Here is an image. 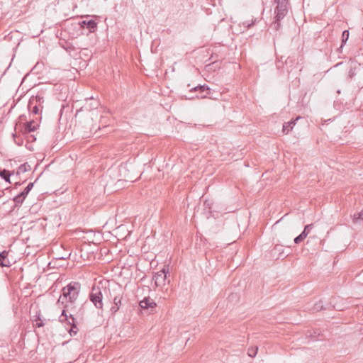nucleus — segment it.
<instances>
[{"label":"nucleus","instance_id":"1","mask_svg":"<svg viewBox=\"0 0 363 363\" xmlns=\"http://www.w3.org/2000/svg\"><path fill=\"white\" fill-rule=\"evenodd\" d=\"M81 290V284L79 282L72 281L62 290V294L57 300V304L62 306V313L59 317L60 323L68 320L67 312H74L75 302L78 298Z\"/></svg>","mask_w":363,"mask_h":363},{"label":"nucleus","instance_id":"2","mask_svg":"<svg viewBox=\"0 0 363 363\" xmlns=\"http://www.w3.org/2000/svg\"><path fill=\"white\" fill-rule=\"evenodd\" d=\"M89 298L96 308L103 309V295L99 287L93 286Z\"/></svg>","mask_w":363,"mask_h":363},{"label":"nucleus","instance_id":"3","mask_svg":"<svg viewBox=\"0 0 363 363\" xmlns=\"http://www.w3.org/2000/svg\"><path fill=\"white\" fill-rule=\"evenodd\" d=\"M276 2L277 4V6L275 9V16L277 17V21H281L286 16V15L288 13L287 5L289 2L285 1V0H281V1Z\"/></svg>","mask_w":363,"mask_h":363},{"label":"nucleus","instance_id":"4","mask_svg":"<svg viewBox=\"0 0 363 363\" xmlns=\"http://www.w3.org/2000/svg\"><path fill=\"white\" fill-rule=\"evenodd\" d=\"M190 91L199 92L196 98L204 99L211 94V89L207 85H198L191 89Z\"/></svg>","mask_w":363,"mask_h":363},{"label":"nucleus","instance_id":"5","mask_svg":"<svg viewBox=\"0 0 363 363\" xmlns=\"http://www.w3.org/2000/svg\"><path fill=\"white\" fill-rule=\"evenodd\" d=\"M167 273L168 270L167 271L165 269H162L155 274L153 276V280L155 281L156 286H160L164 284Z\"/></svg>","mask_w":363,"mask_h":363},{"label":"nucleus","instance_id":"6","mask_svg":"<svg viewBox=\"0 0 363 363\" xmlns=\"http://www.w3.org/2000/svg\"><path fill=\"white\" fill-rule=\"evenodd\" d=\"M74 312H70L68 315V320H65L64 323H67L71 326V328L69 330V333L70 335H75L78 332L77 328V322L76 318L74 317Z\"/></svg>","mask_w":363,"mask_h":363},{"label":"nucleus","instance_id":"7","mask_svg":"<svg viewBox=\"0 0 363 363\" xmlns=\"http://www.w3.org/2000/svg\"><path fill=\"white\" fill-rule=\"evenodd\" d=\"M139 306L143 309L154 308L157 306L156 303L150 297H145L139 302Z\"/></svg>","mask_w":363,"mask_h":363},{"label":"nucleus","instance_id":"8","mask_svg":"<svg viewBox=\"0 0 363 363\" xmlns=\"http://www.w3.org/2000/svg\"><path fill=\"white\" fill-rule=\"evenodd\" d=\"M81 28H86L90 33H94L97 27V23L94 20L83 21L79 23Z\"/></svg>","mask_w":363,"mask_h":363},{"label":"nucleus","instance_id":"9","mask_svg":"<svg viewBox=\"0 0 363 363\" xmlns=\"http://www.w3.org/2000/svg\"><path fill=\"white\" fill-rule=\"evenodd\" d=\"M8 252L4 250L0 252V266L1 267H10L11 263L8 258Z\"/></svg>","mask_w":363,"mask_h":363},{"label":"nucleus","instance_id":"10","mask_svg":"<svg viewBox=\"0 0 363 363\" xmlns=\"http://www.w3.org/2000/svg\"><path fill=\"white\" fill-rule=\"evenodd\" d=\"M122 297L121 296H116L113 298V306L111 308L112 314H115L120 308L121 304Z\"/></svg>","mask_w":363,"mask_h":363},{"label":"nucleus","instance_id":"11","mask_svg":"<svg viewBox=\"0 0 363 363\" xmlns=\"http://www.w3.org/2000/svg\"><path fill=\"white\" fill-rule=\"evenodd\" d=\"M299 118H296V119L295 120H291L287 123H284V125H283V128H282V131L284 133H289L291 130H292L294 126L296 124V121Z\"/></svg>","mask_w":363,"mask_h":363},{"label":"nucleus","instance_id":"12","mask_svg":"<svg viewBox=\"0 0 363 363\" xmlns=\"http://www.w3.org/2000/svg\"><path fill=\"white\" fill-rule=\"evenodd\" d=\"M11 176V173L5 169H0V177L4 179L6 182L11 183L10 177Z\"/></svg>","mask_w":363,"mask_h":363},{"label":"nucleus","instance_id":"13","mask_svg":"<svg viewBox=\"0 0 363 363\" xmlns=\"http://www.w3.org/2000/svg\"><path fill=\"white\" fill-rule=\"evenodd\" d=\"M30 170V166L28 163L21 164L17 169V174H21Z\"/></svg>","mask_w":363,"mask_h":363},{"label":"nucleus","instance_id":"14","mask_svg":"<svg viewBox=\"0 0 363 363\" xmlns=\"http://www.w3.org/2000/svg\"><path fill=\"white\" fill-rule=\"evenodd\" d=\"M33 123H34L33 121L26 123V126H25V132L26 133H30V132H33L35 130H36L37 126L33 125Z\"/></svg>","mask_w":363,"mask_h":363},{"label":"nucleus","instance_id":"15","mask_svg":"<svg viewBox=\"0 0 363 363\" xmlns=\"http://www.w3.org/2000/svg\"><path fill=\"white\" fill-rule=\"evenodd\" d=\"M26 198V197L25 196L21 195V193H20L17 196H16L13 198V201L15 202L16 206L21 205Z\"/></svg>","mask_w":363,"mask_h":363},{"label":"nucleus","instance_id":"16","mask_svg":"<svg viewBox=\"0 0 363 363\" xmlns=\"http://www.w3.org/2000/svg\"><path fill=\"white\" fill-rule=\"evenodd\" d=\"M33 185H34V183L30 182L28 184V186L24 189V190L22 192H21V195L25 196L26 197L27 195L28 194V193L30 192V191L33 189Z\"/></svg>","mask_w":363,"mask_h":363},{"label":"nucleus","instance_id":"17","mask_svg":"<svg viewBox=\"0 0 363 363\" xmlns=\"http://www.w3.org/2000/svg\"><path fill=\"white\" fill-rule=\"evenodd\" d=\"M257 351H258L257 346L252 347L248 349L247 354L251 357H254L256 356Z\"/></svg>","mask_w":363,"mask_h":363},{"label":"nucleus","instance_id":"18","mask_svg":"<svg viewBox=\"0 0 363 363\" xmlns=\"http://www.w3.org/2000/svg\"><path fill=\"white\" fill-rule=\"evenodd\" d=\"M306 238V235H305V233H301L299 235H298L297 237H296L294 238V242L296 244H298L300 243L301 241H303L305 238Z\"/></svg>","mask_w":363,"mask_h":363},{"label":"nucleus","instance_id":"19","mask_svg":"<svg viewBox=\"0 0 363 363\" xmlns=\"http://www.w3.org/2000/svg\"><path fill=\"white\" fill-rule=\"evenodd\" d=\"M349 35H350V33H349L348 30H344L342 32V45L345 44L347 42V40L349 38ZM342 46V45H341V47Z\"/></svg>","mask_w":363,"mask_h":363},{"label":"nucleus","instance_id":"20","mask_svg":"<svg viewBox=\"0 0 363 363\" xmlns=\"http://www.w3.org/2000/svg\"><path fill=\"white\" fill-rule=\"evenodd\" d=\"M313 224L306 225L305 226L304 230H303V231L302 233H305V235L307 237V235L309 234V233L313 229Z\"/></svg>","mask_w":363,"mask_h":363},{"label":"nucleus","instance_id":"21","mask_svg":"<svg viewBox=\"0 0 363 363\" xmlns=\"http://www.w3.org/2000/svg\"><path fill=\"white\" fill-rule=\"evenodd\" d=\"M324 308H323V305L322 303V301H319L318 303H316L315 305H314V307H313V311H321L323 310Z\"/></svg>","mask_w":363,"mask_h":363},{"label":"nucleus","instance_id":"22","mask_svg":"<svg viewBox=\"0 0 363 363\" xmlns=\"http://www.w3.org/2000/svg\"><path fill=\"white\" fill-rule=\"evenodd\" d=\"M257 21V18H255V19H252V22L251 23H248L247 21H245V22H243V26L247 28H250L251 26H252Z\"/></svg>","mask_w":363,"mask_h":363},{"label":"nucleus","instance_id":"23","mask_svg":"<svg viewBox=\"0 0 363 363\" xmlns=\"http://www.w3.org/2000/svg\"><path fill=\"white\" fill-rule=\"evenodd\" d=\"M354 220H363V210L354 214Z\"/></svg>","mask_w":363,"mask_h":363},{"label":"nucleus","instance_id":"24","mask_svg":"<svg viewBox=\"0 0 363 363\" xmlns=\"http://www.w3.org/2000/svg\"><path fill=\"white\" fill-rule=\"evenodd\" d=\"M280 21H277V17L275 16L274 21L273 23H274V28L277 30H278L279 29V28H280V26H281Z\"/></svg>","mask_w":363,"mask_h":363},{"label":"nucleus","instance_id":"25","mask_svg":"<svg viewBox=\"0 0 363 363\" xmlns=\"http://www.w3.org/2000/svg\"><path fill=\"white\" fill-rule=\"evenodd\" d=\"M35 100V101L37 103L39 104L38 106H39L41 108H43V106H41V103H43V101H44L43 97L40 96H37Z\"/></svg>","mask_w":363,"mask_h":363},{"label":"nucleus","instance_id":"26","mask_svg":"<svg viewBox=\"0 0 363 363\" xmlns=\"http://www.w3.org/2000/svg\"><path fill=\"white\" fill-rule=\"evenodd\" d=\"M35 325L38 328L40 327H43L45 323H43V321L40 319V318H38V319L35 320Z\"/></svg>","mask_w":363,"mask_h":363},{"label":"nucleus","instance_id":"27","mask_svg":"<svg viewBox=\"0 0 363 363\" xmlns=\"http://www.w3.org/2000/svg\"><path fill=\"white\" fill-rule=\"evenodd\" d=\"M99 102L97 101L91 103L89 105V109H95L98 107Z\"/></svg>","mask_w":363,"mask_h":363},{"label":"nucleus","instance_id":"28","mask_svg":"<svg viewBox=\"0 0 363 363\" xmlns=\"http://www.w3.org/2000/svg\"><path fill=\"white\" fill-rule=\"evenodd\" d=\"M32 113L35 114H38L39 113V106L37 104L34 105V106L31 109Z\"/></svg>","mask_w":363,"mask_h":363},{"label":"nucleus","instance_id":"29","mask_svg":"<svg viewBox=\"0 0 363 363\" xmlns=\"http://www.w3.org/2000/svg\"><path fill=\"white\" fill-rule=\"evenodd\" d=\"M283 65V62L281 60H279V61L277 62V67L279 69Z\"/></svg>","mask_w":363,"mask_h":363},{"label":"nucleus","instance_id":"30","mask_svg":"<svg viewBox=\"0 0 363 363\" xmlns=\"http://www.w3.org/2000/svg\"><path fill=\"white\" fill-rule=\"evenodd\" d=\"M33 103H34V99H32L29 101V104H28L29 108H31V106H32V104H33Z\"/></svg>","mask_w":363,"mask_h":363},{"label":"nucleus","instance_id":"31","mask_svg":"<svg viewBox=\"0 0 363 363\" xmlns=\"http://www.w3.org/2000/svg\"><path fill=\"white\" fill-rule=\"evenodd\" d=\"M281 247V246L276 245L274 247V250L279 251Z\"/></svg>","mask_w":363,"mask_h":363},{"label":"nucleus","instance_id":"32","mask_svg":"<svg viewBox=\"0 0 363 363\" xmlns=\"http://www.w3.org/2000/svg\"><path fill=\"white\" fill-rule=\"evenodd\" d=\"M289 62V57H288L286 61H285V63L287 65Z\"/></svg>","mask_w":363,"mask_h":363},{"label":"nucleus","instance_id":"33","mask_svg":"<svg viewBox=\"0 0 363 363\" xmlns=\"http://www.w3.org/2000/svg\"><path fill=\"white\" fill-rule=\"evenodd\" d=\"M314 334H315V335H316V334H317V335H319V334H320V333H317L316 331H315V332H314Z\"/></svg>","mask_w":363,"mask_h":363},{"label":"nucleus","instance_id":"34","mask_svg":"<svg viewBox=\"0 0 363 363\" xmlns=\"http://www.w3.org/2000/svg\"><path fill=\"white\" fill-rule=\"evenodd\" d=\"M275 1H281V0H275ZM285 1H288V0H285Z\"/></svg>","mask_w":363,"mask_h":363},{"label":"nucleus","instance_id":"35","mask_svg":"<svg viewBox=\"0 0 363 363\" xmlns=\"http://www.w3.org/2000/svg\"><path fill=\"white\" fill-rule=\"evenodd\" d=\"M30 137H32V138H33V140H35V138H34L33 135H30Z\"/></svg>","mask_w":363,"mask_h":363}]
</instances>
